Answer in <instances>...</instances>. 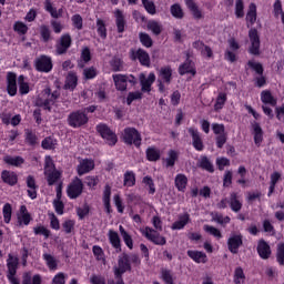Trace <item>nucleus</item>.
Instances as JSON below:
<instances>
[{
	"label": "nucleus",
	"mask_w": 284,
	"mask_h": 284,
	"mask_svg": "<svg viewBox=\"0 0 284 284\" xmlns=\"http://www.w3.org/2000/svg\"><path fill=\"white\" fill-rule=\"evenodd\" d=\"M141 234L148 239V241H151V243H154V245H165L168 243V240L165 236L161 235L159 231L146 226L144 229L140 230Z\"/></svg>",
	"instance_id": "20e7f679"
},
{
	"label": "nucleus",
	"mask_w": 284,
	"mask_h": 284,
	"mask_svg": "<svg viewBox=\"0 0 284 284\" xmlns=\"http://www.w3.org/2000/svg\"><path fill=\"white\" fill-rule=\"evenodd\" d=\"M179 73L181 74V77H183V74H192L193 77H194V74H196V69L194 68V62H192V60H190L189 55H187L185 62L180 65Z\"/></svg>",
	"instance_id": "aec40b11"
},
{
	"label": "nucleus",
	"mask_w": 284,
	"mask_h": 284,
	"mask_svg": "<svg viewBox=\"0 0 284 284\" xmlns=\"http://www.w3.org/2000/svg\"><path fill=\"white\" fill-rule=\"evenodd\" d=\"M248 68H251L252 70H254V72H256V74L262 75L264 70H263V64H261L260 62H255L254 60H250L247 62Z\"/></svg>",
	"instance_id": "338daca9"
},
{
	"label": "nucleus",
	"mask_w": 284,
	"mask_h": 284,
	"mask_svg": "<svg viewBox=\"0 0 284 284\" xmlns=\"http://www.w3.org/2000/svg\"><path fill=\"white\" fill-rule=\"evenodd\" d=\"M261 101L265 103V105H272V108H276V98L272 97V92L263 91L261 93Z\"/></svg>",
	"instance_id": "79ce46f5"
},
{
	"label": "nucleus",
	"mask_w": 284,
	"mask_h": 284,
	"mask_svg": "<svg viewBox=\"0 0 284 284\" xmlns=\"http://www.w3.org/2000/svg\"><path fill=\"white\" fill-rule=\"evenodd\" d=\"M42 256H43V260L45 261L47 266L49 267V270H51L52 272L58 270L59 262L57 261V258L53 255L44 253Z\"/></svg>",
	"instance_id": "ea45409f"
},
{
	"label": "nucleus",
	"mask_w": 284,
	"mask_h": 284,
	"mask_svg": "<svg viewBox=\"0 0 284 284\" xmlns=\"http://www.w3.org/2000/svg\"><path fill=\"white\" fill-rule=\"evenodd\" d=\"M92 252L97 261H101L105 265V252H103V248L99 245H94Z\"/></svg>",
	"instance_id": "3c124183"
},
{
	"label": "nucleus",
	"mask_w": 284,
	"mask_h": 284,
	"mask_svg": "<svg viewBox=\"0 0 284 284\" xmlns=\"http://www.w3.org/2000/svg\"><path fill=\"white\" fill-rule=\"evenodd\" d=\"M7 91L10 97L17 95V74L8 73L7 75Z\"/></svg>",
	"instance_id": "412c9836"
},
{
	"label": "nucleus",
	"mask_w": 284,
	"mask_h": 284,
	"mask_svg": "<svg viewBox=\"0 0 284 284\" xmlns=\"http://www.w3.org/2000/svg\"><path fill=\"white\" fill-rule=\"evenodd\" d=\"M140 42L144 48H152V38L148 33H140Z\"/></svg>",
	"instance_id": "774afa93"
},
{
	"label": "nucleus",
	"mask_w": 284,
	"mask_h": 284,
	"mask_svg": "<svg viewBox=\"0 0 284 284\" xmlns=\"http://www.w3.org/2000/svg\"><path fill=\"white\" fill-rule=\"evenodd\" d=\"M245 4L243 0H235V16L237 19H243L245 17Z\"/></svg>",
	"instance_id": "5fc2aeb1"
},
{
	"label": "nucleus",
	"mask_w": 284,
	"mask_h": 284,
	"mask_svg": "<svg viewBox=\"0 0 284 284\" xmlns=\"http://www.w3.org/2000/svg\"><path fill=\"white\" fill-rule=\"evenodd\" d=\"M233 281L235 284H243L245 283V272L243 267L239 266L234 271Z\"/></svg>",
	"instance_id": "a18cd8bd"
},
{
	"label": "nucleus",
	"mask_w": 284,
	"mask_h": 284,
	"mask_svg": "<svg viewBox=\"0 0 284 284\" xmlns=\"http://www.w3.org/2000/svg\"><path fill=\"white\" fill-rule=\"evenodd\" d=\"M256 250H257V254H258L260 258H263V261H267V258H270V256H272V247L263 239H261L257 242Z\"/></svg>",
	"instance_id": "2eb2a0df"
},
{
	"label": "nucleus",
	"mask_w": 284,
	"mask_h": 284,
	"mask_svg": "<svg viewBox=\"0 0 284 284\" xmlns=\"http://www.w3.org/2000/svg\"><path fill=\"white\" fill-rule=\"evenodd\" d=\"M97 131L102 136V139H105V141H110L111 143H116L119 141L116 134L108 128V124H98Z\"/></svg>",
	"instance_id": "9d476101"
},
{
	"label": "nucleus",
	"mask_w": 284,
	"mask_h": 284,
	"mask_svg": "<svg viewBox=\"0 0 284 284\" xmlns=\"http://www.w3.org/2000/svg\"><path fill=\"white\" fill-rule=\"evenodd\" d=\"M4 163L7 165H13L14 168H20V165H23L26 163V160L21 156H12V155H6L3 158Z\"/></svg>",
	"instance_id": "e433bc0d"
},
{
	"label": "nucleus",
	"mask_w": 284,
	"mask_h": 284,
	"mask_svg": "<svg viewBox=\"0 0 284 284\" xmlns=\"http://www.w3.org/2000/svg\"><path fill=\"white\" fill-rule=\"evenodd\" d=\"M72 45V37H70V33H65L61 36L60 40L57 43V54H65L68 52V49Z\"/></svg>",
	"instance_id": "9b49d317"
},
{
	"label": "nucleus",
	"mask_w": 284,
	"mask_h": 284,
	"mask_svg": "<svg viewBox=\"0 0 284 284\" xmlns=\"http://www.w3.org/2000/svg\"><path fill=\"white\" fill-rule=\"evenodd\" d=\"M199 168L210 172V174H214V164L207 159V156H202L199 161Z\"/></svg>",
	"instance_id": "58836bf2"
},
{
	"label": "nucleus",
	"mask_w": 284,
	"mask_h": 284,
	"mask_svg": "<svg viewBox=\"0 0 284 284\" xmlns=\"http://www.w3.org/2000/svg\"><path fill=\"white\" fill-rule=\"evenodd\" d=\"M42 278L40 274H36L32 276L30 272L23 273L22 275V284H41Z\"/></svg>",
	"instance_id": "2f4dec72"
},
{
	"label": "nucleus",
	"mask_w": 284,
	"mask_h": 284,
	"mask_svg": "<svg viewBox=\"0 0 284 284\" xmlns=\"http://www.w3.org/2000/svg\"><path fill=\"white\" fill-rule=\"evenodd\" d=\"M143 8L149 14H156V4L152 0H141Z\"/></svg>",
	"instance_id": "4d7b16f0"
},
{
	"label": "nucleus",
	"mask_w": 284,
	"mask_h": 284,
	"mask_svg": "<svg viewBox=\"0 0 284 284\" xmlns=\"http://www.w3.org/2000/svg\"><path fill=\"white\" fill-rule=\"evenodd\" d=\"M24 79L26 78L23 75L18 78L20 94H28V92H30V85L24 81Z\"/></svg>",
	"instance_id": "680f3d73"
},
{
	"label": "nucleus",
	"mask_w": 284,
	"mask_h": 284,
	"mask_svg": "<svg viewBox=\"0 0 284 284\" xmlns=\"http://www.w3.org/2000/svg\"><path fill=\"white\" fill-rule=\"evenodd\" d=\"M83 194V181L81 179L75 178L67 187V195L69 199H79Z\"/></svg>",
	"instance_id": "0eeeda50"
},
{
	"label": "nucleus",
	"mask_w": 284,
	"mask_h": 284,
	"mask_svg": "<svg viewBox=\"0 0 284 284\" xmlns=\"http://www.w3.org/2000/svg\"><path fill=\"white\" fill-rule=\"evenodd\" d=\"M94 170V161L90 159H84L78 165V174L79 176H83V174H88V172H92Z\"/></svg>",
	"instance_id": "6ab92c4d"
},
{
	"label": "nucleus",
	"mask_w": 284,
	"mask_h": 284,
	"mask_svg": "<svg viewBox=\"0 0 284 284\" xmlns=\"http://www.w3.org/2000/svg\"><path fill=\"white\" fill-rule=\"evenodd\" d=\"M204 232H207V234H211V236H214L215 239H223V234H221V231L212 225L205 224L203 226Z\"/></svg>",
	"instance_id": "13d9d810"
},
{
	"label": "nucleus",
	"mask_w": 284,
	"mask_h": 284,
	"mask_svg": "<svg viewBox=\"0 0 284 284\" xmlns=\"http://www.w3.org/2000/svg\"><path fill=\"white\" fill-rule=\"evenodd\" d=\"M33 232L37 236L42 235V236H44V239H50V234H52L50 232V230H48V227H45L43 225L33 227Z\"/></svg>",
	"instance_id": "052dcab7"
},
{
	"label": "nucleus",
	"mask_w": 284,
	"mask_h": 284,
	"mask_svg": "<svg viewBox=\"0 0 284 284\" xmlns=\"http://www.w3.org/2000/svg\"><path fill=\"white\" fill-rule=\"evenodd\" d=\"M146 159L151 162L161 161V150L154 146L146 149Z\"/></svg>",
	"instance_id": "4c0bfd02"
},
{
	"label": "nucleus",
	"mask_w": 284,
	"mask_h": 284,
	"mask_svg": "<svg viewBox=\"0 0 284 284\" xmlns=\"http://www.w3.org/2000/svg\"><path fill=\"white\" fill-rule=\"evenodd\" d=\"M217 210H226L230 207L235 214L243 210V196L239 192L232 191L229 197H223L217 204Z\"/></svg>",
	"instance_id": "f03ea898"
},
{
	"label": "nucleus",
	"mask_w": 284,
	"mask_h": 284,
	"mask_svg": "<svg viewBox=\"0 0 284 284\" xmlns=\"http://www.w3.org/2000/svg\"><path fill=\"white\" fill-rule=\"evenodd\" d=\"M119 230H120V234H121L126 247H129V250H134V241L132 240V235L130 233H128V231H125L123 225H120Z\"/></svg>",
	"instance_id": "72a5a7b5"
},
{
	"label": "nucleus",
	"mask_w": 284,
	"mask_h": 284,
	"mask_svg": "<svg viewBox=\"0 0 284 284\" xmlns=\"http://www.w3.org/2000/svg\"><path fill=\"white\" fill-rule=\"evenodd\" d=\"M252 128L255 143H261V141H263V129L261 128V124L254 121L252 122Z\"/></svg>",
	"instance_id": "37998d69"
},
{
	"label": "nucleus",
	"mask_w": 284,
	"mask_h": 284,
	"mask_svg": "<svg viewBox=\"0 0 284 284\" xmlns=\"http://www.w3.org/2000/svg\"><path fill=\"white\" fill-rule=\"evenodd\" d=\"M123 140L126 143H141V133L134 128H126L123 132Z\"/></svg>",
	"instance_id": "4468645a"
},
{
	"label": "nucleus",
	"mask_w": 284,
	"mask_h": 284,
	"mask_svg": "<svg viewBox=\"0 0 284 284\" xmlns=\"http://www.w3.org/2000/svg\"><path fill=\"white\" fill-rule=\"evenodd\" d=\"M243 245V235H233L227 240V247L231 254H239V247Z\"/></svg>",
	"instance_id": "dca6fc26"
},
{
	"label": "nucleus",
	"mask_w": 284,
	"mask_h": 284,
	"mask_svg": "<svg viewBox=\"0 0 284 284\" xmlns=\"http://www.w3.org/2000/svg\"><path fill=\"white\" fill-rule=\"evenodd\" d=\"M168 156L169 158L165 160L166 168H174L176 161H179V152L170 150Z\"/></svg>",
	"instance_id": "49530a36"
},
{
	"label": "nucleus",
	"mask_w": 284,
	"mask_h": 284,
	"mask_svg": "<svg viewBox=\"0 0 284 284\" xmlns=\"http://www.w3.org/2000/svg\"><path fill=\"white\" fill-rule=\"evenodd\" d=\"M225 101H227V94L219 93L216 98V102L214 104V111L219 112V110H223V105H225Z\"/></svg>",
	"instance_id": "6e6d98bb"
},
{
	"label": "nucleus",
	"mask_w": 284,
	"mask_h": 284,
	"mask_svg": "<svg viewBox=\"0 0 284 284\" xmlns=\"http://www.w3.org/2000/svg\"><path fill=\"white\" fill-rule=\"evenodd\" d=\"M130 270H132L130 255H128V253H122L118 260V267L114 268V276L118 278L116 284H125L123 282V274L130 272Z\"/></svg>",
	"instance_id": "7ed1b4c3"
},
{
	"label": "nucleus",
	"mask_w": 284,
	"mask_h": 284,
	"mask_svg": "<svg viewBox=\"0 0 284 284\" xmlns=\"http://www.w3.org/2000/svg\"><path fill=\"white\" fill-rule=\"evenodd\" d=\"M115 17V26L118 28L119 33L125 32V16L123 14V11L121 9H116L114 11Z\"/></svg>",
	"instance_id": "5701e85b"
},
{
	"label": "nucleus",
	"mask_w": 284,
	"mask_h": 284,
	"mask_svg": "<svg viewBox=\"0 0 284 284\" xmlns=\"http://www.w3.org/2000/svg\"><path fill=\"white\" fill-rule=\"evenodd\" d=\"M190 221L191 220L189 213H184L183 215L179 216V221H175L172 224L171 230H183V227H185Z\"/></svg>",
	"instance_id": "473e14b6"
},
{
	"label": "nucleus",
	"mask_w": 284,
	"mask_h": 284,
	"mask_svg": "<svg viewBox=\"0 0 284 284\" xmlns=\"http://www.w3.org/2000/svg\"><path fill=\"white\" fill-rule=\"evenodd\" d=\"M113 81L116 90L125 92L128 90V83L135 85L136 78L134 75L113 74Z\"/></svg>",
	"instance_id": "39448f33"
},
{
	"label": "nucleus",
	"mask_w": 284,
	"mask_h": 284,
	"mask_svg": "<svg viewBox=\"0 0 284 284\" xmlns=\"http://www.w3.org/2000/svg\"><path fill=\"white\" fill-rule=\"evenodd\" d=\"M79 82V78L77 77V73L70 72L67 75L64 90H71V92L77 88V84Z\"/></svg>",
	"instance_id": "7c9ffc66"
},
{
	"label": "nucleus",
	"mask_w": 284,
	"mask_h": 284,
	"mask_svg": "<svg viewBox=\"0 0 284 284\" xmlns=\"http://www.w3.org/2000/svg\"><path fill=\"white\" fill-rule=\"evenodd\" d=\"M186 254L195 263H207V254H205L204 252L189 250Z\"/></svg>",
	"instance_id": "cd10ccee"
},
{
	"label": "nucleus",
	"mask_w": 284,
	"mask_h": 284,
	"mask_svg": "<svg viewBox=\"0 0 284 284\" xmlns=\"http://www.w3.org/2000/svg\"><path fill=\"white\" fill-rule=\"evenodd\" d=\"M158 81H162L163 83H168V85H170V83H172V68L170 67L161 68L159 71Z\"/></svg>",
	"instance_id": "a878e982"
},
{
	"label": "nucleus",
	"mask_w": 284,
	"mask_h": 284,
	"mask_svg": "<svg viewBox=\"0 0 284 284\" xmlns=\"http://www.w3.org/2000/svg\"><path fill=\"white\" fill-rule=\"evenodd\" d=\"M276 261L278 265H284V243L277 244Z\"/></svg>",
	"instance_id": "69168bd1"
},
{
	"label": "nucleus",
	"mask_w": 284,
	"mask_h": 284,
	"mask_svg": "<svg viewBox=\"0 0 284 284\" xmlns=\"http://www.w3.org/2000/svg\"><path fill=\"white\" fill-rule=\"evenodd\" d=\"M1 180L3 181V183H6L7 185H17V183H19V175H17L14 173V171H8V170H3L1 172Z\"/></svg>",
	"instance_id": "a211bd4d"
},
{
	"label": "nucleus",
	"mask_w": 284,
	"mask_h": 284,
	"mask_svg": "<svg viewBox=\"0 0 284 284\" xmlns=\"http://www.w3.org/2000/svg\"><path fill=\"white\" fill-rule=\"evenodd\" d=\"M52 31H50V27L42 24L40 27V37L44 43H48L51 39Z\"/></svg>",
	"instance_id": "603ef678"
},
{
	"label": "nucleus",
	"mask_w": 284,
	"mask_h": 284,
	"mask_svg": "<svg viewBox=\"0 0 284 284\" xmlns=\"http://www.w3.org/2000/svg\"><path fill=\"white\" fill-rule=\"evenodd\" d=\"M174 183L178 192H185V190H187V176L185 174H178L175 176Z\"/></svg>",
	"instance_id": "c85d7f7f"
},
{
	"label": "nucleus",
	"mask_w": 284,
	"mask_h": 284,
	"mask_svg": "<svg viewBox=\"0 0 284 284\" xmlns=\"http://www.w3.org/2000/svg\"><path fill=\"white\" fill-rule=\"evenodd\" d=\"M186 8L192 12L194 19H203V13L199 9V6H196V2L194 0H185Z\"/></svg>",
	"instance_id": "c9c22d12"
},
{
	"label": "nucleus",
	"mask_w": 284,
	"mask_h": 284,
	"mask_svg": "<svg viewBox=\"0 0 284 284\" xmlns=\"http://www.w3.org/2000/svg\"><path fill=\"white\" fill-rule=\"evenodd\" d=\"M142 183L145 185V187H149V194H155L156 186L154 185V180L152 179V176H144Z\"/></svg>",
	"instance_id": "864d4df0"
},
{
	"label": "nucleus",
	"mask_w": 284,
	"mask_h": 284,
	"mask_svg": "<svg viewBox=\"0 0 284 284\" xmlns=\"http://www.w3.org/2000/svg\"><path fill=\"white\" fill-rule=\"evenodd\" d=\"M27 186L29 187L28 196L31 197L32 200L37 199V190L39 186L37 185V180H34V176L29 175L27 178Z\"/></svg>",
	"instance_id": "393cba45"
},
{
	"label": "nucleus",
	"mask_w": 284,
	"mask_h": 284,
	"mask_svg": "<svg viewBox=\"0 0 284 284\" xmlns=\"http://www.w3.org/2000/svg\"><path fill=\"white\" fill-rule=\"evenodd\" d=\"M34 68L38 72H52V58L49 55H40L34 60Z\"/></svg>",
	"instance_id": "1a4fd4ad"
},
{
	"label": "nucleus",
	"mask_w": 284,
	"mask_h": 284,
	"mask_svg": "<svg viewBox=\"0 0 284 284\" xmlns=\"http://www.w3.org/2000/svg\"><path fill=\"white\" fill-rule=\"evenodd\" d=\"M98 34L101 39H108V29L105 22L102 19H97Z\"/></svg>",
	"instance_id": "09e8293b"
},
{
	"label": "nucleus",
	"mask_w": 284,
	"mask_h": 284,
	"mask_svg": "<svg viewBox=\"0 0 284 284\" xmlns=\"http://www.w3.org/2000/svg\"><path fill=\"white\" fill-rule=\"evenodd\" d=\"M68 121L71 128H81V125H85V123H88L89 118L85 114V112L81 109L70 113Z\"/></svg>",
	"instance_id": "423d86ee"
},
{
	"label": "nucleus",
	"mask_w": 284,
	"mask_h": 284,
	"mask_svg": "<svg viewBox=\"0 0 284 284\" xmlns=\"http://www.w3.org/2000/svg\"><path fill=\"white\" fill-rule=\"evenodd\" d=\"M171 14L175 19H183L184 13H183V9L181 8V4H176V3L172 4L171 6Z\"/></svg>",
	"instance_id": "e2e57ef3"
},
{
	"label": "nucleus",
	"mask_w": 284,
	"mask_h": 284,
	"mask_svg": "<svg viewBox=\"0 0 284 284\" xmlns=\"http://www.w3.org/2000/svg\"><path fill=\"white\" fill-rule=\"evenodd\" d=\"M132 61H140L141 65L150 67V54L143 49L131 50Z\"/></svg>",
	"instance_id": "ddd939ff"
},
{
	"label": "nucleus",
	"mask_w": 284,
	"mask_h": 284,
	"mask_svg": "<svg viewBox=\"0 0 284 284\" xmlns=\"http://www.w3.org/2000/svg\"><path fill=\"white\" fill-rule=\"evenodd\" d=\"M2 214L4 223H10V221H12V205L10 203H6L3 205Z\"/></svg>",
	"instance_id": "bf43d9fd"
},
{
	"label": "nucleus",
	"mask_w": 284,
	"mask_h": 284,
	"mask_svg": "<svg viewBox=\"0 0 284 284\" xmlns=\"http://www.w3.org/2000/svg\"><path fill=\"white\" fill-rule=\"evenodd\" d=\"M212 130L214 134L217 135V143H225V141H227V136H225V125L220 123H213Z\"/></svg>",
	"instance_id": "b1692460"
},
{
	"label": "nucleus",
	"mask_w": 284,
	"mask_h": 284,
	"mask_svg": "<svg viewBox=\"0 0 284 284\" xmlns=\"http://www.w3.org/2000/svg\"><path fill=\"white\" fill-rule=\"evenodd\" d=\"M30 221H32V215L28 212V207L26 205L20 206V215L18 216V222L21 225H30Z\"/></svg>",
	"instance_id": "c756f323"
},
{
	"label": "nucleus",
	"mask_w": 284,
	"mask_h": 284,
	"mask_svg": "<svg viewBox=\"0 0 284 284\" xmlns=\"http://www.w3.org/2000/svg\"><path fill=\"white\" fill-rule=\"evenodd\" d=\"M110 196H112V186L106 184L103 191V203L106 210V214H112V205L110 204Z\"/></svg>",
	"instance_id": "bb28decb"
},
{
	"label": "nucleus",
	"mask_w": 284,
	"mask_h": 284,
	"mask_svg": "<svg viewBox=\"0 0 284 284\" xmlns=\"http://www.w3.org/2000/svg\"><path fill=\"white\" fill-rule=\"evenodd\" d=\"M108 239H109V243L115 250V253L120 254V252H122V248H121V237L119 236V233L114 230H109Z\"/></svg>",
	"instance_id": "f3484780"
},
{
	"label": "nucleus",
	"mask_w": 284,
	"mask_h": 284,
	"mask_svg": "<svg viewBox=\"0 0 284 284\" xmlns=\"http://www.w3.org/2000/svg\"><path fill=\"white\" fill-rule=\"evenodd\" d=\"M246 21L251 23V26H254L256 23V4L251 3L248 7V11L246 14Z\"/></svg>",
	"instance_id": "de8ad7c7"
},
{
	"label": "nucleus",
	"mask_w": 284,
	"mask_h": 284,
	"mask_svg": "<svg viewBox=\"0 0 284 284\" xmlns=\"http://www.w3.org/2000/svg\"><path fill=\"white\" fill-rule=\"evenodd\" d=\"M59 97H61V93L58 90L52 92L50 88H45L36 99L34 105L37 108H43V110H48V112H52V105L57 103Z\"/></svg>",
	"instance_id": "f257e3e1"
},
{
	"label": "nucleus",
	"mask_w": 284,
	"mask_h": 284,
	"mask_svg": "<svg viewBox=\"0 0 284 284\" xmlns=\"http://www.w3.org/2000/svg\"><path fill=\"white\" fill-rule=\"evenodd\" d=\"M161 278L165 284H174V275L168 268L161 270Z\"/></svg>",
	"instance_id": "8fccbe9b"
},
{
	"label": "nucleus",
	"mask_w": 284,
	"mask_h": 284,
	"mask_svg": "<svg viewBox=\"0 0 284 284\" xmlns=\"http://www.w3.org/2000/svg\"><path fill=\"white\" fill-rule=\"evenodd\" d=\"M136 185V174L133 171H126L124 173L123 186L134 187Z\"/></svg>",
	"instance_id": "f704fd0d"
},
{
	"label": "nucleus",
	"mask_w": 284,
	"mask_h": 284,
	"mask_svg": "<svg viewBox=\"0 0 284 284\" xmlns=\"http://www.w3.org/2000/svg\"><path fill=\"white\" fill-rule=\"evenodd\" d=\"M248 39L251 47L248 48L250 54L258 57L261 54V38L258 37V31L256 29H251L248 31Z\"/></svg>",
	"instance_id": "6e6552de"
},
{
	"label": "nucleus",
	"mask_w": 284,
	"mask_h": 284,
	"mask_svg": "<svg viewBox=\"0 0 284 284\" xmlns=\"http://www.w3.org/2000/svg\"><path fill=\"white\" fill-rule=\"evenodd\" d=\"M44 175L47 178L48 185H54V183L61 179V172L57 171V169L53 171H47Z\"/></svg>",
	"instance_id": "a19ab883"
},
{
	"label": "nucleus",
	"mask_w": 284,
	"mask_h": 284,
	"mask_svg": "<svg viewBox=\"0 0 284 284\" xmlns=\"http://www.w3.org/2000/svg\"><path fill=\"white\" fill-rule=\"evenodd\" d=\"M74 225H77V222L74 220H65L62 223V227L65 234H72V232H74Z\"/></svg>",
	"instance_id": "0e129e2a"
},
{
	"label": "nucleus",
	"mask_w": 284,
	"mask_h": 284,
	"mask_svg": "<svg viewBox=\"0 0 284 284\" xmlns=\"http://www.w3.org/2000/svg\"><path fill=\"white\" fill-rule=\"evenodd\" d=\"M7 274L17 276V270H19V257H14L12 254H9L7 260Z\"/></svg>",
	"instance_id": "4be33fe9"
},
{
	"label": "nucleus",
	"mask_w": 284,
	"mask_h": 284,
	"mask_svg": "<svg viewBox=\"0 0 284 284\" xmlns=\"http://www.w3.org/2000/svg\"><path fill=\"white\" fill-rule=\"evenodd\" d=\"M146 28L156 37L163 32V27L156 20H150L146 24Z\"/></svg>",
	"instance_id": "c03bdc74"
},
{
	"label": "nucleus",
	"mask_w": 284,
	"mask_h": 284,
	"mask_svg": "<svg viewBox=\"0 0 284 284\" xmlns=\"http://www.w3.org/2000/svg\"><path fill=\"white\" fill-rule=\"evenodd\" d=\"M156 81V75L150 73L149 77H145V73L140 74V85L142 92H152V84Z\"/></svg>",
	"instance_id": "f8f14e48"
}]
</instances>
